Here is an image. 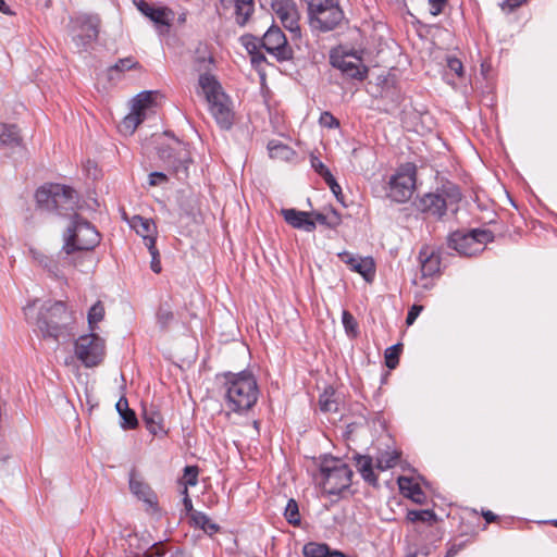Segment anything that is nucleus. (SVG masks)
<instances>
[{"mask_svg": "<svg viewBox=\"0 0 557 557\" xmlns=\"http://www.w3.org/2000/svg\"><path fill=\"white\" fill-rule=\"evenodd\" d=\"M222 391L230 410L243 413L251 409L259 397V387L255 375L249 371L226 372L222 375Z\"/></svg>", "mask_w": 557, "mask_h": 557, "instance_id": "nucleus-1", "label": "nucleus"}, {"mask_svg": "<svg viewBox=\"0 0 557 557\" xmlns=\"http://www.w3.org/2000/svg\"><path fill=\"white\" fill-rule=\"evenodd\" d=\"M74 315L63 301H46L40 307L35 324L44 338L55 342L73 336Z\"/></svg>", "mask_w": 557, "mask_h": 557, "instance_id": "nucleus-2", "label": "nucleus"}, {"mask_svg": "<svg viewBox=\"0 0 557 557\" xmlns=\"http://www.w3.org/2000/svg\"><path fill=\"white\" fill-rule=\"evenodd\" d=\"M197 92L203 95L208 102L209 111L219 127L225 131L231 129L235 119L232 100L224 91L218 78L201 77Z\"/></svg>", "mask_w": 557, "mask_h": 557, "instance_id": "nucleus-3", "label": "nucleus"}, {"mask_svg": "<svg viewBox=\"0 0 557 557\" xmlns=\"http://www.w3.org/2000/svg\"><path fill=\"white\" fill-rule=\"evenodd\" d=\"M35 199L39 209L66 216L74 212L78 194L70 186L51 183L39 187Z\"/></svg>", "mask_w": 557, "mask_h": 557, "instance_id": "nucleus-4", "label": "nucleus"}, {"mask_svg": "<svg viewBox=\"0 0 557 557\" xmlns=\"http://www.w3.org/2000/svg\"><path fill=\"white\" fill-rule=\"evenodd\" d=\"M63 239L65 255H74L78 251L94 250L100 244L101 236L89 221L75 213Z\"/></svg>", "mask_w": 557, "mask_h": 557, "instance_id": "nucleus-5", "label": "nucleus"}, {"mask_svg": "<svg viewBox=\"0 0 557 557\" xmlns=\"http://www.w3.org/2000/svg\"><path fill=\"white\" fill-rule=\"evenodd\" d=\"M460 200L461 193L459 187L454 184H447L434 193H426L417 197L412 206L425 216L441 220L446 214L448 207L458 203Z\"/></svg>", "mask_w": 557, "mask_h": 557, "instance_id": "nucleus-6", "label": "nucleus"}, {"mask_svg": "<svg viewBox=\"0 0 557 557\" xmlns=\"http://www.w3.org/2000/svg\"><path fill=\"white\" fill-rule=\"evenodd\" d=\"M352 471L348 465L337 458H324L314 476L325 494L339 495L351 484Z\"/></svg>", "mask_w": 557, "mask_h": 557, "instance_id": "nucleus-7", "label": "nucleus"}, {"mask_svg": "<svg viewBox=\"0 0 557 557\" xmlns=\"http://www.w3.org/2000/svg\"><path fill=\"white\" fill-rule=\"evenodd\" d=\"M494 240L490 230L473 228L470 231L453 232L447 238V245L459 256L473 257L485 249V245Z\"/></svg>", "mask_w": 557, "mask_h": 557, "instance_id": "nucleus-8", "label": "nucleus"}, {"mask_svg": "<svg viewBox=\"0 0 557 557\" xmlns=\"http://www.w3.org/2000/svg\"><path fill=\"white\" fill-rule=\"evenodd\" d=\"M158 157L164 168L175 174L178 180L188 176V166L193 162L188 146L172 136V143L158 148Z\"/></svg>", "mask_w": 557, "mask_h": 557, "instance_id": "nucleus-9", "label": "nucleus"}, {"mask_svg": "<svg viewBox=\"0 0 557 557\" xmlns=\"http://www.w3.org/2000/svg\"><path fill=\"white\" fill-rule=\"evenodd\" d=\"M417 169L416 165L407 163L401 165L387 182L386 196L398 203L409 200L416 188Z\"/></svg>", "mask_w": 557, "mask_h": 557, "instance_id": "nucleus-10", "label": "nucleus"}, {"mask_svg": "<svg viewBox=\"0 0 557 557\" xmlns=\"http://www.w3.org/2000/svg\"><path fill=\"white\" fill-rule=\"evenodd\" d=\"M104 355V339L95 332L81 335L75 341V356L86 368H92L100 364Z\"/></svg>", "mask_w": 557, "mask_h": 557, "instance_id": "nucleus-11", "label": "nucleus"}, {"mask_svg": "<svg viewBox=\"0 0 557 557\" xmlns=\"http://www.w3.org/2000/svg\"><path fill=\"white\" fill-rule=\"evenodd\" d=\"M262 47L278 61H287L293 58V49L285 34L277 26H271L263 35Z\"/></svg>", "mask_w": 557, "mask_h": 557, "instance_id": "nucleus-12", "label": "nucleus"}, {"mask_svg": "<svg viewBox=\"0 0 557 557\" xmlns=\"http://www.w3.org/2000/svg\"><path fill=\"white\" fill-rule=\"evenodd\" d=\"M272 8L283 26L290 33L292 40L299 39L301 33L296 3L293 0H274Z\"/></svg>", "mask_w": 557, "mask_h": 557, "instance_id": "nucleus-13", "label": "nucleus"}, {"mask_svg": "<svg viewBox=\"0 0 557 557\" xmlns=\"http://www.w3.org/2000/svg\"><path fill=\"white\" fill-rule=\"evenodd\" d=\"M309 24L312 29L326 33L335 29L344 20V12L339 7V2L331 4L323 12L308 14Z\"/></svg>", "mask_w": 557, "mask_h": 557, "instance_id": "nucleus-14", "label": "nucleus"}, {"mask_svg": "<svg viewBox=\"0 0 557 557\" xmlns=\"http://www.w3.org/2000/svg\"><path fill=\"white\" fill-rule=\"evenodd\" d=\"M33 259L55 278H63V270L73 265V255H65L63 248L57 256H46L40 251L30 250Z\"/></svg>", "mask_w": 557, "mask_h": 557, "instance_id": "nucleus-15", "label": "nucleus"}, {"mask_svg": "<svg viewBox=\"0 0 557 557\" xmlns=\"http://www.w3.org/2000/svg\"><path fill=\"white\" fill-rule=\"evenodd\" d=\"M78 28L76 37L82 46H87L95 41L99 35L100 20L97 15L82 14L74 21Z\"/></svg>", "mask_w": 557, "mask_h": 557, "instance_id": "nucleus-16", "label": "nucleus"}, {"mask_svg": "<svg viewBox=\"0 0 557 557\" xmlns=\"http://www.w3.org/2000/svg\"><path fill=\"white\" fill-rule=\"evenodd\" d=\"M137 10L152 21L157 27H169L173 18V12L166 7L154 5L139 0L136 2Z\"/></svg>", "mask_w": 557, "mask_h": 557, "instance_id": "nucleus-17", "label": "nucleus"}, {"mask_svg": "<svg viewBox=\"0 0 557 557\" xmlns=\"http://www.w3.org/2000/svg\"><path fill=\"white\" fill-rule=\"evenodd\" d=\"M332 64L348 78L363 81L368 75V69L361 60H351L348 55L332 58Z\"/></svg>", "mask_w": 557, "mask_h": 557, "instance_id": "nucleus-18", "label": "nucleus"}, {"mask_svg": "<svg viewBox=\"0 0 557 557\" xmlns=\"http://www.w3.org/2000/svg\"><path fill=\"white\" fill-rule=\"evenodd\" d=\"M281 214L285 222L294 228L312 232L315 230V222L310 218L311 213L296 209H282Z\"/></svg>", "mask_w": 557, "mask_h": 557, "instance_id": "nucleus-19", "label": "nucleus"}, {"mask_svg": "<svg viewBox=\"0 0 557 557\" xmlns=\"http://www.w3.org/2000/svg\"><path fill=\"white\" fill-rule=\"evenodd\" d=\"M143 420L150 434L154 436L166 434L163 417L156 406L150 405L143 407Z\"/></svg>", "mask_w": 557, "mask_h": 557, "instance_id": "nucleus-20", "label": "nucleus"}, {"mask_svg": "<svg viewBox=\"0 0 557 557\" xmlns=\"http://www.w3.org/2000/svg\"><path fill=\"white\" fill-rule=\"evenodd\" d=\"M419 260L423 276H433L440 272L441 257L434 248L429 246L422 247L419 252Z\"/></svg>", "mask_w": 557, "mask_h": 557, "instance_id": "nucleus-21", "label": "nucleus"}, {"mask_svg": "<svg viewBox=\"0 0 557 557\" xmlns=\"http://www.w3.org/2000/svg\"><path fill=\"white\" fill-rule=\"evenodd\" d=\"M131 492L139 499L147 504H153L156 495L151 487L137 474L135 469L129 472L128 479Z\"/></svg>", "mask_w": 557, "mask_h": 557, "instance_id": "nucleus-22", "label": "nucleus"}, {"mask_svg": "<svg viewBox=\"0 0 557 557\" xmlns=\"http://www.w3.org/2000/svg\"><path fill=\"white\" fill-rule=\"evenodd\" d=\"M131 226L143 237L146 247L150 246V240L156 245L157 227L151 219L135 215L131 221Z\"/></svg>", "mask_w": 557, "mask_h": 557, "instance_id": "nucleus-23", "label": "nucleus"}, {"mask_svg": "<svg viewBox=\"0 0 557 557\" xmlns=\"http://www.w3.org/2000/svg\"><path fill=\"white\" fill-rule=\"evenodd\" d=\"M398 487L405 497L410 498L412 502L422 505L425 502V495L421 486L411 478L399 476Z\"/></svg>", "mask_w": 557, "mask_h": 557, "instance_id": "nucleus-24", "label": "nucleus"}, {"mask_svg": "<svg viewBox=\"0 0 557 557\" xmlns=\"http://www.w3.org/2000/svg\"><path fill=\"white\" fill-rule=\"evenodd\" d=\"M302 554L305 557H348L337 549H332L327 544L318 542L306 543Z\"/></svg>", "mask_w": 557, "mask_h": 557, "instance_id": "nucleus-25", "label": "nucleus"}, {"mask_svg": "<svg viewBox=\"0 0 557 557\" xmlns=\"http://www.w3.org/2000/svg\"><path fill=\"white\" fill-rule=\"evenodd\" d=\"M115 407L122 420L121 426L124 430H133L138 425L136 413L129 408L126 397L122 396L117 400Z\"/></svg>", "mask_w": 557, "mask_h": 557, "instance_id": "nucleus-26", "label": "nucleus"}, {"mask_svg": "<svg viewBox=\"0 0 557 557\" xmlns=\"http://www.w3.org/2000/svg\"><path fill=\"white\" fill-rule=\"evenodd\" d=\"M355 460L356 468L360 472L363 480L372 485H375L377 483V476L373 471L372 458L370 456L357 455Z\"/></svg>", "mask_w": 557, "mask_h": 557, "instance_id": "nucleus-27", "label": "nucleus"}, {"mask_svg": "<svg viewBox=\"0 0 557 557\" xmlns=\"http://www.w3.org/2000/svg\"><path fill=\"white\" fill-rule=\"evenodd\" d=\"M190 520L194 527L201 529L209 535L215 534L220 529L216 523L212 522L211 519L201 511H193Z\"/></svg>", "mask_w": 557, "mask_h": 557, "instance_id": "nucleus-28", "label": "nucleus"}, {"mask_svg": "<svg viewBox=\"0 0 557 557\" xmlns=\"http://www.w3.org/2000/svg\"><path fill=\"white\" fill-rule=\"evenodd\" d=\"M236 23L244 26L255 10L253 0H234Z\"/></svg>", "mask_w": 557, "mask_h": 557, "instance_id": "nucleus-29", "label": "nucleus"}, {"mask_svg": "<svg viewBox=\"0 0 557 557\" xmlns=\"http://www.w3.org/2000/svg\"><path fill=\"white\" fill-rule=\"evenodd\" d=\"M18 143L20 136L16 126L0 123V147L14 146Z\"/></svg>", "mask_w": 557, "mask_h": 557, "instance_id": "nucleus-30", "label": "nucleus"}, {"mask_svg": "<svg viewBox=\"0 0 557 557\" xmlns=\"http://www.w3.org/2000/svg\"><path fill=\"white\" fill-rule=\"evenodd\" d=\"M214 60L212 55H197L195 60V70L199 73L198 82L201 77L207 76L211 78H216L213 74Z\"/></svg>", "mask_w": 557, "mask_h": 557, "instance_id": "nucleus-31", "label": "nucleus"}, {"mask_svg": "<svg viewBox=\"0 0 557 557\" xmlns=\"http://www.w3.org/2000/svg\"><path fill=\"white\" fill-rule=\"evenodd\" d=\"M311 214L315 224L319 223L330 228L337 227L342 222L341 215L335 209H331L327 213L313 212Z\"/></svg>", "mask_w": 557, "mask_h": 557, "instance_id": "nucleus-32", "label": "nucleus"}, {"mask_svg": "<svg viewBox=\"0 0 557 557\" xmlns=\"http://www.w3.org/2000/svg\"><path fill=\"white\" fill-rule=\"evenodd\" d=\"M320 410L323 412H337L339 403L335 398V392L330 388L325 389L319 398Z\"/></svg>", "mask_w": 557, "mask_h": 557, "instance_id": "nucleus-33", "label": "nucleus"}, {"mask_svg": "<svg viewBox=\"0 0 557 557\" xmlns=\"http://www.w3.org/2000/svg\"><path fill=\"white\" fill-rule=\"evenodd\" d=\"M399 456V453L396 450L380 451L376 456V468L384 471L395 467Z\"/></svg>", "mask_w": 557, "mask_h": 557, "instance_id": "nucleus-34", "label": "nucleus"}, {"mask_svg": "<svg viewBox=\"0 0 557 557\" xmlns=\"http://www.w3.org/2000/svg\"><path fill=\"white\" fill-rule=\"evenodd\" d=\"M406 519L411 523L424 522L431 525L436 521V515L431 509L408 510Z\"/></svg>", "mask_w": 557, "mask_h": 557, "instance_id": "nucleus-35", "label": "nucleus"}, {"mask_svg": "<svg viewBox=\"0 0 557 557\" xmlns=\"http://www.w3.org/2000/svg\"><path fill=\"white\" fill-rule=\"evenodd\" d=\"M354 271L361 274L366 281H372L375 274V267L372 258L359 259L358 262L354 264Z\"/></svg>", "mask_w": 557, "mask_h": 557, "instance_id": "nucleus-36", "label": "nucleus"}, {"mask_svg": "<svg viewBox=\"0 0 557 557\" xmlns=\"http://www.w3.org/2000/svg\"><path fill=\"white\" fill-rule=\"evenodd\" d=\"M153 97L151 91H143L138 94L133 100L132 110L140 113L146 117V110L152 104Z\"/></svg>", "mask_w": 557, "mask_h": 557, "instance_id": "nucleus-37", "label": "nucleus"}, {"mask_svg": "<svg viewBox=\"0 0 557 557\" xmlns=\"http://www.w3.org/2000/svg\"><path fill=\"white\" fill-rule=\"evenodd\" d=\"M104 306L101 301H97L88 311V325L91 332L97 329V323L101 322L104 318Z\"/></svg>", "mask_w": 557, "mask_h": 557, "instance_id": "nucleus-38", "label": "nucleus"}, {"mask_svg": "<svg viewBox=\"0 0 557 557\" xmlns=\"http://www.w3.org/2000/svg\"><path fill=\"white\" fill-rule=\"evenodd\" d=\"M284 517L289 524L294 527L300 525L301 518L299 513V507L294 498L288 499L285 507Z\"/></svg>", "mask_w": 557, "mask_h": 557, "instance_id": "nucleus-39", "label": "nucleus"}, {"mask_svg": "<svg viewBox=\"0 0 557 557\" xmlns=\"http://www.w3.org/2000/svg\"><path fill=\"white\" fill-rule=\"evenodd\" d=\"M269 154L273 159H288L293 153L290 148L280 141L271 140L268 144Z\"/></svg>", "mask_w": 557, "mask_h": 557, "instance_id": "nucleus-40", "label": "nucleus"}, {"mask_svg": "<svg viewBox=\"0 0 557 557\" xmlns=\"http://www.w3.org/2000/svg\"><path fill=\"white\" fill-rule=\"evenodd\" d=\"M342 323L345 329V332L350 337H356L359 333L358 322L355 317L347 310H344L342 313Z\"/></svg>", "mask_w": 557, "mask_h": 557, "instance_id": "nucleus-41", "label": "nucleus"}, {"mask_svg": "<svg viewBox=\"0 0 557 557\" xmlns=\"http://www.w3.org/2000/svg\"><path fill=\"white\" fill-rule=\"evenodd\" d=\"M401 349V344H396L385 350V364L388 369L393 370L398 366Z\"/></svg>", "mask_w": 557, "mask_h": 557, "instance_id": "nucleus-42", "label": "nucleus"}, {"mask_svg": "<svg viewBox=\"0 0 557 557\" xmlns=\"http://www.w3.org/2000/svg\"><path fill=\"white\" fill-rule=\"evenodd\" d=\"M157 323L161 329H166L169 324L173 321L174 314L172 310L168 306H160L157 314Z\"/></svg>", "mask_w": 557, "mask_h": 557, "instance_id": "nucleus-43", "label": "nucleus"}, {"mask_svg": "<svg viewBox=\"0 0 557 557\" xmlns=\"http://www.w3.org/2000/svg\"><path fill=\"white\" fill-rule=\"evenodd\" d=\"M144 115L132 110V112L124 117L123 126L131 133H133L137 128V126L144 122Z\"/></svg>", "mask_w": 557, "mask_h": 557, "instance_id": "nucleus-44", "label": "nucleus"}, {"mask_svg": "<svg viewBox=\"0 0 557 557\" xmlns=\"http://www.w3.org/2000/svg\"><path fill=\"white\" fill-rule=\"evenodd\" d=\"M139 66V63L135 61L133 57H127L120 59L113 66L110 67V71L124 72L132 69H137Z\"/></svg>", "mask_w": 557, "mask_h": 557, "instance_id": "nucleus-45", "label": "nucleus"}, {"mask_svg": "<svg viewBox=\"0 0 557 557\" xmlns=\"http://www.w3.org/2000/svg\"><path fill=\"white\" fill-rule=\"evenodd\" d=\"M312 169L323 177L324 181H327L333 176L327 166L318 158L312 156L310 159Z\"/></svg>", "mask_w": 557, "mask_h": 557, "instance_id": "nucleus-46", "label": "nucleus"}, {"mask_svg": "<svg viewBox=\"0 0 557 557\" xmlns=\"http://www.w3.org/2000/svg\"><path fill=\"white\" fill-rule=\"evenodd\" d=\"M319 123L321 126L326 128L339 127V121L329 111H324L321 113Z\"/></svg>", "mask_w": 557, "mask_h": 557, "instance_id": "nucleus-47", "label": "nucleus"}, {"mask_svg": "<svg viewBox=\"0 0 557 557\" xmlns=\"http://www.w3.org/2000/svg\"><path fill=\"white\" fill-rule=\"evenodd\" d=\"M150 255H151V270L154 272V273H160L162 268H161V261H160V253L156 247V245H153V243L150 240V246L147 247Z\"/></svg>", "mask_w": 557, "mask_h": 557, "instance_id": "nucleus-48", "label": "nucleus"}, {"mask_svg": "<svg viewBox=\"0 0 557 557\" xmlns=\"http://www.w3.org/2000/svg\"><path fill=\"white\" fill-rule=\"evenodd\" d=\"M184 480L186 485L194 486L198 482V468L196 466H187L184 469Z\"/></svg>", "mask_w": 557, "mask_h": 557, "instance_id": "nucleus-49", "label": "nucleus"}, {"mask_svg": "<svg viewBox=\"0 0 557 557\" xmlns=\"http://www.w3.org/2000/svg\"><path fill=\"white\" fill-rule=\"evenodd\" d=\"M165 549L162 542H156L145 552L146 557H164Z\"/></svg>", "mask_w": 557, "mask_h": 557, "instance_id": "nucleus-50", "label": "nucleus"}, {"mask_svg": "<svg viewBox=\"0 0 557 557\" xmlns=\"http://www.w3.org/2000/svg\"><path fill=\"white\" fill-rule=\"evenodd\" d=\"M447 67L449 69V71L454 72L458 77H461L463 75L462 62L457 58H448Z\"/></svg>", "mask_w": 557, "mask_h": 557, "instance_id": "nucleus-51", "label": "nucleus"}, {"mask_svg": "<svg viewBox=\"0 0 557 557\" xmlns=\"http://www.w3.org/2000/svg\"><path fill=\"white\" fill-rule=\"evenodd\" d=\"M422 310H423V306L412 305L407 313L406 324L412 325Z\"/></svg>", "mask_w": 557, "mask_h": 557, "instance_id": "nucleus-52", "label": "nucleus"}, {"mask_svg": "<svg viewBox=\"0 0 557 557\" xmlns=\"http://www.w3.org/2000/svg\"><path fill=\"white\" fill-rule=\"evenodd\" d=\"M528 0H505L502 2L500 8L508 13L513 12L516 9L524 4Z\"/></svg>", "mask_w": 557, "mask_h": 557, "instance_id": "nucleus-53", "label": "nucleus"}, {"mask_svg": "<svg viewBox=\"0 0 557 557\" xmlns=\"http://www.w3.org/2000/svg\"><path fill=\"white\" fill-rule=\"evenodd\" d=\"M168 181V176L163 172H152L149 174V185L157 186Z\"/></svg>", "mask_w": 557, "mask_h": 557, "instance_id": "nucleus-54", "label": "nucleus"}, {"mask_svg": "<svg viewBox=\"0 0 557 557\" xmlns=\"http://www.w3.org/2000/svg\"><path fill=\"white\" fill-rule=\"evenodd\" d=\"M325 183L329 185L330 189L332 190V193L335 195V197L337 198V200L342 201V187L339 186V184L336 182V180L334 178V176H332L331 178H329L327 181H325Z\"/></svg>", "mask_w": 557, "mask_h": 557, "instance_id": "nucleus-55", "label": "nucleus"}, {"mask_svg": "<svg viewBox=\"0 0 557 557\" xmlns=\"http://www.w3.org/2000/svg\"><path fill=\"white\" fill-rule=\"evenodd\" d=\"M338 257H339V259H341L344 263H346V264L350 268V270H352V271H354V264H356V263L358 262V260L360 259V258H356V257H354L351 253H349V252H347V251H344V252L338 253Z\"/></svg>", "mask_w": 557, "mask_h": 557, "instance_id": "nucleus-56", "label": "nucleus"}, {"mask_svg": "<svg viewBox=\"0 0 557 557\" xmlns=\"http://www.w3.org/2000/svg\"><path fill=\"white\" fill-rule=\"evenodd\" d=\"M446 0H430L431 13L437 15L443 11Z\"/></svg>", "mask_w": 557, "mask_h": 557, "instance_id": "nucleus-57", "label": "nucleus"}, {"mask_svg": "<svg viewBox=\"0 0 557 557\" xmlns=\"http://www.w3.org/2000/svg\"><path fill=\"white\" fill-rule=\"evenodd\" d=\"M184 493H185V497L183 499L184 507H185L186 511L190 512V515H191L193 511H195V510L193 509V503H191V499L189 498V496L187 494V488L186 487L184 490Z\"/></svg>", "mask_w": 557, "mask_h": 557, "instance_id": "nucleus-58", "label": "nucleus"}, {"mask_svg": "<svg viewBox=\"0 0 557 557\" xmlns=\"http://www.w3.org/2000/svg\"><path fill=\"white\" fill-rule=\"evenodd\" d=\"M483 518L487 523L494 522L497 519V516L491 510H485L482 512Z\"/></svg>", "mask_w": 557, "mask_h": 557, "instance_id": "nucleus-59", "label": "nucleus"}, {"mask_svg": "<svg viewBox=\"0 0 557 557\" xmlns=\"http://www.w3.org/2000/svg\"><path fill=\"white\" fill-rule=\"evenodd\" d=\"M459 550H460V546L453 545L447 549L445 557H454L459 553Z\"/></svg>", "mask_w": 557, "mask_h": 557, "instance_id": "nucleus-60", "label": "nucleus"}, {"mask_svg": "<svg viewBox=\"0 0 557 557\" xmlns=\"http://www.w3.org/2000/svg\"><path fill=\"white\" fill-rule=\"evenodd\" d=\"M34 307H35V304H33V305H27L26 307H24V309H23V310H24V314H25V317H26V319H27V320H29V319H30V315H32V313H33V311H34Z\"/></svg>", "mask_w": 557, "mask_h": 557, "instance_id": "nucleus-61", "label": "nucleus"}, {"mask_svg": "<svg viewBox=\"0 0 557 557\" xmlns=\"http://www.w3.org/2000/svg\"><path fill=\"white\" fill-rule=\"evenodd\" d=\"M405 557H420V552L417 549H411V547H409Z\"/></svg>", "mask_w": 557, "mask_h": 557, "instance_id": "nucleus-62", "label": "nucleus"}, {"mask_svg": "<svg viewBox=\"0 0 557 557\" xmlns=\"http://www.w3.org/2000/svg\"><path fill=\"white\" fill-rule=\"evenodd\" d=\"M0 12L4 14H11L9 7L5 4L4 0H0Z\"/></svg>", "mask_w": 557, "mask_h": 557, "instance_id": "nucleus-63", "label": "nucleus"}, {"mask_svg": "<svg viewBox=\"0 0 557 557\" xmlns=\"http://www.w3.org/2000/svg\"><path fill=\"white\" fill-rule=\"evenodd\" d=\"M420 552V557H428L429 554H430V549L428 546H422L420 549H418Z\"/></svg>", "mask_w": 557, "mask_h": 557, "instance_id": "nucleus-64", "label": "nucleus"}]
</instances>
